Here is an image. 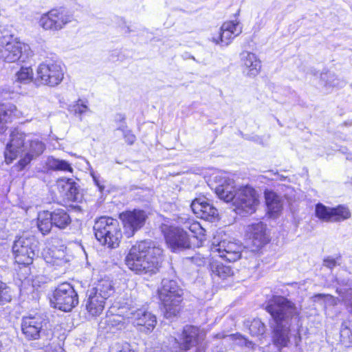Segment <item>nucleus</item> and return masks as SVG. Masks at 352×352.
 Listing matches in <instances>:
<instances>
[{"mask_svg":"<svg viewBox=\"0 0 352 352\" xmlns=\"http://www.w3.org/2000/svg\"><path fill=\"white\" fill-rule=\"evenodd\" d=\"M162 252V249L155 242L142 241L131 248L125 257V264L135 274H153L160 267Z\"/></svg>","mask_w":352,"mask_h":352,"instance_id":"1","label":"nucleus"},{"mask_svg":"<svg viewBox=\"0 0 352 352\" xmlns=\"http://www.w3.org/2000/svg\"><path fill=\"white\" fill-rule=\"evenodd\" d=\"M45 149V144L38 138L25 135L16 129L10 133V140L4 151L6 162L10 164L20 155L19 169H23L32 160L40 156Z\"/></svg>","mask_w":352,"mask_h":352,"instance_id":"2","label":"nucleus"},{"mask_svg":"<svg viewBox=\"0 0 352 352\" xmlns=\"http://www.w3.org/2000/svg\"><path fill=\"white\" fill-rule=\"evenodd\" d=\"M266 310L276 323L272 336L274 344L278 349L287 346L290 339V320H296L293 318L294 308L285 298L276 296L268 302Z\"/></svg>","mask_w":352,"mask_h":352,"instance_id":"3","label":"nucleus"},{"mask_svg":"<svg viewBox=\"0 0 352 352\" xmlns=\"http://www.w3.org/2000/svg\"><path fill=\"white\" fill-rule=\"evenodd\" d=\"M114 293L112 281L107 278L98 280L88 289L85 300L86 310L89 316H100L105 307L107 300Z\"/></svg>","mask_w":352,"mask_h":352,"instance_id":"4","label":"nucleus"},{"mask_svg":"<svg viewBox=\"0 0 352 352\" xmlns=\"http://www.w3.org/2000/svg\"><path fill=\"white\" fill-rule=\"evenodd\" d=\"M96 238L102 245L111 248H117L122 239V232L118 220L111 217H101L94 226Z\"/></svg>","mask_w":352,"mask_h":352,"instance_id":"5","label":"nucleus"},{"mask_svg":"<svg viewBox=\"0 0 352 352\" xmlns=\"http://www.w3.org/2000/svg\"><path fill=\"white\" fill-rule=\"evenodd\" d=\"M183 291L174 280L164 278L159 289V297L165 309V316L170 318L179 311V304L182 301Z\"/></svg>","mask_w":352,"mask_h":352,"instance_id":"6","label":"nucleus"},{"mask_svg":"<svg viewBox=\"0 0 352 352\" xmlns=\"http://www.w3.org/2000/svg\"><path fill=\"white\" fill-rule=\"evenodd\" d=\"M21 329L22 334L28 340H36L48 336L51 331L48 319L40 314L23 316Z\"/></svg>","mask_w":352,"mask_h":352,"instance_id":"7","label":"nucleus"},{"mask_svg":"<svg viewBox=\"0 0 352 352\" xmlns=\"http://www.w3.org/2000/svg\"><path fill=\"white\" fill-rule=\"evenodd\" d=\"M38 242L34 235L24 234L18 237L12 245L15 261L19 265L31 264L38 251Z\"/></svg>","mask_w":352,"mask_h":352,"instance_id":"8","label":"nucleus"},{"mask_svg":"<svg viewBox=\"0 0 352 352\" xmlns=\"http://www.w3.org/2000/svg\"><path fill=\"white\" fill-rule=\"evenodd\" d=\"M258 204V195L252 187L244 186L237 188L233 204L237 214L241 216L251 214L256 211Z\"/></svg>","mask_w":352,"mask_h":352,"instance_id":"9","label":"nucleus"},{"mask_svg":"<svg viewBox=\"0 0 352 352\" xmlns=\"http://www.w3.org/2000/svg\"><path fill=\"white\" fill-rule=\"evenodd\" d=\"M204 333L198 327L192 325H186L184 327L180 338V342L172 338V352H186L192 346L199 345L204 339Z\"/></svg>","mask_w":352,"mask_h":352,"instance_id":"10","label":"nucleus"},{"mask_svg":"<svg viewBox=\"0 0 352 352\" xmlns=\"http://www.w3.org/2000/svg\"><path fill=\"white\" fill-rule=\"evenodd\" d=\"M160 229L166 243L173 251L176 252L190 248L189 235L184 228L163 223Z\"/></svg>","mask_w":352,"mask_h":352,"instance_id":"11","label":"nucleus"},{"mask_svg":"<svg viewBox=\"0 0 352 352\" xmlns=\"http://www.w3.org/2000/svg\"><path fill=\"white\" fill-rule=\"evenodd\" d=\"M63 78L64 72L61 65L54 61L41 63L36 70V79L44 85L56 87L63 81Z\"/></svg>","mask_w":352,"mask_h":352,"instance_id":"12","label":"nucleus"},{"mask_svg":"<svg viewBox=\"0 0 352 352\" xmlns=\"http://www.w3.org/2000/svg\"><path fill=\"white\" fill-rule=\"evenodd\" d=\"M54 307L63 311H70L78 303L76 292L68 283L59 285L54 292Z\"/></svg>","mask_w":352,"mask_h":352,"instance_id":"13","label":"nucleus"},{"mask_svg":"<svg viewBox=\"0 0 352 352\" xmlns=\"http://www.w3.org/2000/svg\"><path fill=\"white\" fill-rule=\"evenodd\" d=\"M73 19V15L63 8L52 9L41 16L39 25L46 30H60Z\"/></svg>","mask_w":352,"mask_h":352,"instance_id":"14","label":"nucleus"},{"mask_svg":"<svg viewBox=\"0 0 352 352\" xmlns=\"http://www.w3.org/2000/svg\"><path fill=\"white\" fill-rule=\"evenodd\" d=\"M315 214L316 217L324 222H340L351 217L349 209L343 205L330 208L322 204H318L316 206Z\"/></svg>","mask_w":352,"mask_h":352,"instance_id":"15","label":"nucleus"},{"mask_svg":"<svg viewBox=\"0 0 352 352\" xmlns=\"http://www.w3.org/2000/svg\"><path fill=\"white\" fill-rule=\"evenodd\" d=\"M122 221L125 235L129 238L141 229L145 224L147 215L144 210H133L122 212L120 215Z\"/></svg>","mask_w":352,"mask_h":352,"instance_id":"16","label":"nucleus"},{"mask_svg":"<svg viewBox=\"0 0 352 352\" xmlns=\"http://www.w3.org/2000/svg\"><path fill=\"white\" fill-rule=\"evenodd\" d=\"M212 252L229 262L237 261L241 255V245L230 241L223 240L219 242L215 239L212 242Z\"/></svg>","mask_w":352,"mask_h":352,"instance_id":"17","label":"nucleus"},{"mask_svg":"<svg viewBox=\"0 0 352 352\" xmlns=\"http://www.w3.org/2000/svg\"><path fill=\"white\" fill-rule=\"evenodd\" d=\"M242 32V27L239 24V21H230L223 23L220 28L219 36L212 37V41L219 44L221 43L225 45H228L234 38L241 34Z\"/></svg>","mask_w":352,"mask_h":352,"instance_id":"18","label":"nucleus"},{"mask_svg":"<svg viewBox=\"0 0 352 352\" xmlns=\"http://www.w3.org/2000/svg\"><path fill=\"white\" fill-rule=\"evenodd\" d=\"M246 231L252 246L255 248L253 250L262 248L269 241L266 225L261 221L248 226Z\"/></svg>","mask_w":352,"mask_h":352,"instance_id":"19","label":"nucleus"},{"mask_svg":"<svg viewBox=\"0 0 352 352\" xmlns=\"http://www.w3.org/2000/svg\"><path fill=\"white\" fill-rule=\"evenodd\" d=\"M131 315L129 318L133 320V322L135 325L142 327L140 331L146 333L151 331L157 323L156 317L144 309H138L131 311Z\"/></svg>","mask_w":352,"mask_h":352,"instance_id":"20","label":"nucleus"},{"mask_svg":"<svg viewBox=\"0 0 352 352\" xmlns=\"http://www.w3.org/2000/svg\"><path fill=\"white\" fill-rule=\"evenodd\" d=\"M190 207L198 217L208 221H214L218 216L217 208L201 198L195 199Z\"/></svg>","mask_w":352,"mask_h":352,"instance_id":"21","label":"nucleus"},{"mask_svg":"<svg viewBox=\"0 0 352 352\" xmlns=\"http://www.w3.org/2000/svg\"><path fill=\"white\" fill-rule=\"evenodd\" d=\"M234 181L227 177H221L219 184L215 188V193L218 197L226 202H234L236 196Z\"/></svg>","mask_w":352,"mask_h":352,"instance_id":"22","label":"nucleus"},{"mask_svg":"<svg viewBox=\"0 0 352 352\" xmlns=\"http://www.w3.org/2000/svg\"><path fill=\"white\" fill-rule=\"evenodd\" d=\"M56 188L60 196L69 201H76L79 198L78 188L72 179L60 178L56 181Z\"/></svg>","mask_w":352,"mask_h":352,"instance_id":"23","label":"nucleus"},{"mask_svg":"<svg viewBox=\"0 0 352 352\" xmlns=\"http://www.w3.org/2000/svg\"><path fill=\"white\" fill-rule=\"evenodd\" d=\"M243 72L249 76H257L261 69L260 60L252 52L244 51L240 54Z\"/></svg>","mask_w":352,"mask_h":352,"instance_id":"24","label":"nucleus"},{"mask_svg":"<svg viewBox=\"0 0 352 352\" xmlns=\"http://www.w3.org/2000/svg\"><path fill=\"white\" fill-rule=\"evenodd\" d=\"M21 112L11 103H0V135L7 129L6 124L19 117Z\"/></svg>","mask_w":352,"mask_h":352,"instance_id":"25","label":"nucleus"},{"mask_svg":"<svg viewBox=\"0 0 352 352\" xmlns=\"http://www.w3.org/2000/svg\"><path fill=\"white\" fill-rule=\"evenodd\" d=\"M265 197L270 217L276 218L283 209V199L273 191H266Z\"/></svg>","mask_w":352,"mask_h":352,"instance_id":"26","label":"nucleus"},{"mask_svg":"<svg viewBox=\"0 0 352 352\" xmlns=\"http://www.w3.org/2000/svg\"><path fill=\"white\" fill-rule=\"evenodd\" d=\"M23 46L24 44L21 42H14L5 48H0V58L8 63L16 62L21 56Z\"/></svg>","mask_w":352,"mask_h":352,"instance_id":"27","label":"nucleus"},{"mask_svg":"<svg viewBox=\"0 0 352 352\" xmlns=\"http://www.w3.org/2000/svg\"><path fill=\"white\" fill-rule=\"evenodd\" d=\"M53 226L64 230L71 224L72 219L67 212L63 208H56L50 212Z\"/></svg>","mask_w":352,"mask_h":352,"instance_id":"28","label":"nucleus"},{"mask_svg":"<svg viewBox=\"0 0 352 352\" xmlns=\"http://www.w3.org/2000/svg\"><path fill=\"white\" fill-rule=\"evenodd\" d=\"M321 80L323 86L328 90L332 88H342L346 85V82L336 76L334 73L327 72L321 74Z\"/></svg>","mask_w":352,"mask_h":352,"instance_id":"29","label":"nucleus"},{"mask_svg":"<svg viewBox=\"0 0 352 352\" xmlns=\"http://www.w3.org/2000/svg\"><path fill=\"white\" fill-rule=\"evenodd\" d=\"M36 226L43 235L49 234L53 226L50 211L43 210L40 212L37 216Z\"/></svg>","mask_w":352,"mask_h":352,"instance_id":"30","label":"nucleus"},{"mask_svg":"<svg viewBox=\"0 0 352 352\" xmlns=\"http://www.w3.org/2000/svg\"><path fill=\"white\" fill-rule=\"evenodd\" d=\"M212 275L222 280L226 279L233 275V270L230 266L225 265L218 262L210 264Z\"/></svg>","mask_w":352,"mask_h":352,"instance_id":"31","label":"nucleus"},{"mask_svg":"<svg viewBox=\"0 0 352 352\" xmlns=\"http://www.w3.org/2000/svg\"><path fill=\"white\" fill-rule=\"evenodd\" d=\"M46 164L50 170L73 172V168L68 162L56 159L52 156L47 158Z\"/></svg>","mask_w":352,"mask_h":352,"instance_id":"32","label":"nucleus"},{"mask_svg":"<svg viewBox=\"0 0 352 352\" xmlns=\"http://www.w3.org/2000/svg\"><path fill=\"white\" fill-rule=\"evenodd\" d=\"M184 230L188 229L195 237L202 240V236H204L206 230L201 227L199 223L191 219H186V221L184 222Z\"/></svg>","mask_w":352,"mask_h":352,"instance_id":"33","label":"nucleus"},{"mask_svg":"<svg viewBox=\"0 0 352 352\" xmlns=\"http://www.w3.org/2000/svg\"><path fill=\"white\" fill-rule=\"evenodd\" d=\"M14 42H19L17 38H14L9 28L0 26V48H5L10 43Z\"/></svg>","mask_w":352,"mask_h":352,"instance_id":"34","label":"nucleus"},{"mask_svg":"<svg viewBox=\"0 0 352 352\" xmlns=\"http://www.w3.org/2000/svg\"><path fill=\"white\" fill-rule=\"evenodd\" d=\"M51 261H47L53 265L65 266L68 260L65 257V253L63 250L55 249L51 250Z\"/></svg>","mask_w":352,"mask_h":352,"instance_id":"35","label":"nucleus"},{"mask_svg":"<svg viewBox=\"0 0 352 352\" xmlns=\"http://www.w3.org/2000/svg\"><path fill=\"white\" fill-rule=\"evenodd\" d=\"M33 78V71L30 67H23L16 74L15 83L18 86L19 83L26 84L32 80Z\"/></svg>","mask_w":352,"mask_h":352,"instance_id":"36","label":"nucleus"},{"mask_svg":"<svg viewBox=\"0 0 352 352\" xmlns=\"http://www.w3.org/2000/svg\"><path fill=\"white\" fill-rule=\"evenodd\" d=\"M340 342L346 347L352 344V332L346 323H343L341 326Z\"/></svg>","mask_w":352,"mask_h":352,"instance_id":"37","label":"nucleus"},{"mask_svg":"<svg viewBox=\"0 0 352 352\" xmlns=\"http://www.w3.org/2000/svg\"><path fill=\"white\" fill-rule=\"evenodd\" d=\"M348 311L352 314V289H337Z\"/></svg>","mask_w":352,"mask_h":352,"instance_id":"38","label":"nucleus"},{"mask_svg":"<svg viewBox=\"0 0 352 352\" xmlns=\"http://www.w3.org/2000/svg\"><path fill=\"white\" fill-rule=\"evenodd\" d=\"M249 330L253 336H258L265 333V326L261 320L254 319L250 324Z\"/></svg>","mask_w":352,"mask_h":352,"instance_id":"39","label":"nucleus"},{"mask_svg":"<svg viewBox=\"0 0 352 352\" xmlns=\"http://www.w3.org/2000/svg\"><path fill=\"white\" fill-rule=\"evenodd\" d=\"M10 288L3 282L0 281V304H4L11 300Z\"/></svg>","mask_w":352,"mask_h":352,"instance_id":"40","label":"nucleus"},{"mask_svg":"<svg viewBox=\"0 0 352 352\" xmlns=\"http://www.w3.org/2000/svg\"><path fill=\"white\" fill-rule=\"evenodd\" d=\"M315 300H322L325 306H331L337 304V299L329 294H318L314 296Z\"/></svg>","mask_w":352,"mask_h":352,"instance_id":"41","label":"nucleus"},{"mask_svg":"<svg viewBox=\"0 0 352 352\" xmlns=\"http://www.w3.org/2000/svg\"><path fill=\"white\" fill-rule=\"evenodd\" d=\"M88 110V107L86 104L81 103V101L80 100H78L76 103L72 107V111H73L75 113V115L78 116H81Z\"/></svg>","mask_w":352,"mask_h":352,"instance_id":"42","label":"nucleus"},{"mask_svg":"<svg viewBox=\"0 0 352 352\" xmlns=\"http://www.w3.org/2000/svg\"><path fill=\"white\" fill-rule=\"evenodd\" d=\"M118 130H120L123 132L124 137L125 139V141L129 144H133V142L135 140V136L131 133L130 131L126 130V125H120L118 128Z\"/></svg>","mask_w":352,"mask_h":352,"instance_id":"43","label":"nucleus"},{"mask_svg":"<svg viewBox=\"0 0 352 352\" xmlns=\"http://www.w3.org/2000/svg\"><path fill=\"white\" fill-rule=\"evenodd\" d=\"M123 320H124V318L122 316H118V315H115V316H113L112 317L109 318L107 320V322L113 326L118 325V326H120V327H121L123 325V322H122Z\"/></svg>","mask_w":352,"mask_h":352,"instance_id":"44","label":"nucleus"},{"mask_svg":"<svg viewBox=\"0 0 352 352\" xmlns=\"http://www.w3.org/2000/svg\"><path fill=\"white\" fill-rule=\"evenodd\" d=\"M338 264V260L331 256H328L325 258L323 261L324 266L328 267L329 269H333Z\"/></svg>","mask_w":352,"mask_h":352,"instance_id":"45","label":"nucleus"},{"mask_svg":"<svg viewBox=\"0 0 352 352\" xmlns=\"http://www.w3.org/2000/svg\"><path fill=\"white\" fill-rule=\"evenodd\" d=\"M118 352H133V351L130 348L129 344H126Z\"/></svg>","mask_w":352,"mask_h":352,"instance_id":"46","label":"nucleus"},{"mask_svg":"<svg viewBox=\"0 0 352 352\" xmlns=\"http://www.w3.org/2000/svg\"><path fill=\"white\" fill-rule=\"evenodd\" d=\"M116 120H119L120 122H123V124H122L121 125H125V124H124L125 116L124 115H122V114H118L116 116Z\"/></svg>","mask_w":352,"mask_h":352,"instance_id":"47","label":"nucleus"},{"mask_svg":"<svg viewBox=\"0 0 352 352\" xmlns=\"http://www.w3.org/2000/svg\"><path fill=\"white\" fill-rule=\"evenodd\" d=\"M186 219H188L186 217H180L178 218V223L183 224V228H184V222L186 221Z\"/></svg>","mask_w":352,"mask_h":352,"instance_id":"48","label":"nucleus"},{"mask_svg":"<svg viewBox=\"0 0 352 352\" xmlns=\"http://www.w3.org/2000/svg\"><path fill=\"white\" fill-rule=\"evenodd\" d=\"M94 179L96 184L99 187L100 192H102L104 189V186L100 185L99 182L96 179L95 177H94Z\"/></svg>","mask_w":352,"mask_h":352,"instance_id":"49","label":"nucleus"},{"mask_svg":"<svg viewBox=\"0 0 352 352\" xmlns=\"http://www.w3.org/2000/svg\"><path fill=\"white\" fill-rule=\"evenodd\" d=\"M196 352H204V349L203 347L201 346H199L197 350H196Z\"/></svg>","mask_w":352,"mask_h":352,"instance_id":"50","label":"nucleus"},{"mask_svg":"<svg viewBox=\"0 0 352 352\" xmlns=\"http://www.w3.org/2000/svg\"><path fill=\"white\" fill-rule=\"evenodd\" d=\"M338 150L340 151L342 153H346L347 149L346 148H340Z\"/></svg>","mask_w":352,"mask_h":352,"instance_id":"51","label":"nucleus"},{"mask_svg":"<svg viewBox=\"0 0 352 352\" xmlns=\"http://www.w3.org/2000/svg\"><path fill=\"white\" fill-rule=\"evenodd\" d=\"M346 158L347 160H352V155H351V154H348V155H346Z\"/></svg>","mask_w":352,"mask_h":352,"instance_id":"52","label":"nucleus"},{"mask_svg":"<svg viewBox=\"0 0 352 352\" xmlns=\"http://www.w3.org/2000/svg\"><path fill=\"white\" fill-rule=\"evenodd\" d=\"M202 263H204V261L201 260V261H200V263H198V265H201Z\"/></svg>","mask_w":352,"mask_h":352,"instance_id":"53","label":"nucleus"},{"mask_svg":"<svg viewBox=\"0 0 352 352\" xmlns=\"http://www.w3.org/2000/svg\"><path fill=\"white\" fill-rule=\"evenodd\" d=\"M192 259L193 261H195V260L196 259V258L192 257Z\"/></svg>","mask_w":352,"mask_h":352,"instance_id":"54","label":"nucleus"}]
</instances>
